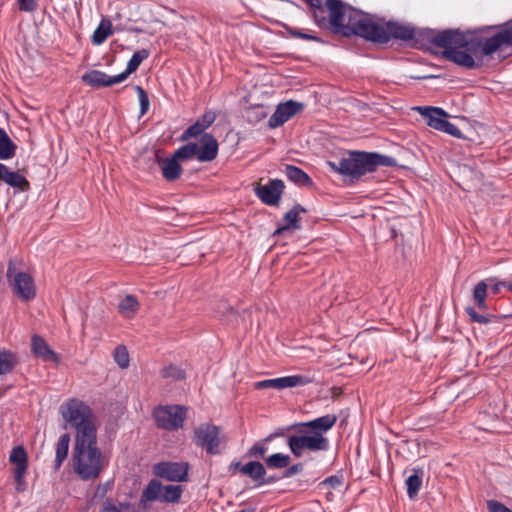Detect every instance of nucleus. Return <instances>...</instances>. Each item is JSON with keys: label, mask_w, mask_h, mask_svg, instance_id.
Here are the masks:
<instances>
[{"label": "nucleus", "mask_w": 512, "mask_h": 512, "mask_svg": "<svg viewBox=\"0 0 512 512\" xmlns=\"http://www.w3.org/2000/svg\"><path fill=\"white\" fill-rule=\"evenodd\" d=\"M430 42L443 48L442 56L465 68L476 67L474 56H490L512 46V19L500 26H485L476 31L459 29L427 30Z\"/></svg>", "instance_id": "f257e3e1"}, {"label": "nucleus", "mask_w": 512, "mask_h": 512, "mask_svg": "<svg viewBox=\"0 0 512 512\" xmlns=\"http://www.w3.org/2000/svg\"><path fill=\"white\" fill-rule=\"evenodd\" d=\"M62 418L75 430L73 468L84 481L99 477L104 468V458L97 446L96 417L83 401L73 398L60 406Z\"/></svg>", "instance_id": "f03ea898"}, {"label": "nucleus", "mask_w": 512, "mask_h": 512, "mask_svg": "<svg viewBox=\"0 0 512 512\" xmlns=\"http://www.w3.org/2000/svg\"><path fill=\"white\" fill-rule=\"evenodd\" d=\"M326 5L330 12L331 30L346 37L356 35L369 41L386 43L391 38L412 40L420 34L418 29L408 25L375 22L371 15L341 0H327Z\"/></svg>", "instance_id": "7ed1b4c3"}, {"label": "nucleus", "mask_w": 512, "mask_h": 512, "mask_svg": "<svg viewBox=\"0 0 512 512\" xmlns=\"http://www.w3.org/2000/svg\"><path fill=\"white\" fill-rule=\"evenodd\" d=\"M337 416L327 414L306 422H298L289 426L287 446L295 458L307 453L328 451L330 441L325 434L335 425Z\"/></svg>", "instance_id": "20e7f679"}, {"label": "nucleus", "mask_w": 512, "mask_h": 512, "mask_svg": "<svg viewBox=\"0 0 512 512\" xmlns=\"http://www.w3.org/2000/svg\"><path fill=\"white\" fill-rule=\"evenodd\" d=\"M395 164L396 160L393 157L376 152L359 151L350 152L348 157H343L338 162H328L333 171L356 179L368 172L375 171L379 166L392 167Z\"/></svg>", "instance_id": "39448f33"}, {"label": "nucleus", "mask_w": 512, "mask_h": 512, "mask_svg": "<svg viewBox=\"0 0 512 512\" xmlns=\"http://www.w3.org/2000/svg\"><path fill=\"white\" fill-rule=\"evenodd\" d=\"M7 280L12 293L21 301L29 302L36 297V285L33 277L27 272L17 270L14 260H10L8 263Z\"/></svg>", "instance_id": "423d86ee"}, {"label": "nucleus", "mask_w": 512, "mask_h": 512, "mask_svg": "<svg viewBox=\"0 0 512 512\" xmlns=\"http://www.w3.org/2000/svg\"><path fill=\"white\" fill-rule=\"evenodd\" d=\"M153 417L158 428L176 431L183 426L186 409L180 405L158 406L153 411Z\"/></svg>", "instance_id": "0eeeda50"}, {"label": "nucleus", "mask_w": 512, "mask_h": 512, "mask_svg": "<svg viewBox=\"0 0 512 512\" xmlns=\"http://www.w3.org/2000/svg\"><path fill=\"white\" fill-rule=\"evenodd\" d=\"M220 428L214 424L202 423L194 429L193 442L210 455H216L220 445Z\"/></svg>", "instance_id": "6e6552de"}, {"label": "nucleus", "mask_w": 512, "mask_h": 512, "mask_svg": "<svg viewBox=\"0 0 512 512\" xmlns=\"http://www.w3.org/2000/svg\"><path fill=\"white\" fill-rule=\"evenodd\" d=\"M9 462L14 466L13 478L15 481V490L17 492L26 491L28 487L26 481L28 456L23 446L18 445L12 448L9 454Z\"/></svg>", "instance_id": "1a4fd4ad"}, {"label": "nucleus", "mask_w": 512, "mask_h": 512, "mask_svg": "<svg viewBox=\"0 0 512 512\" xmlns=\"http://www.w3.org/2000/svg\"><path fill=\"white\" fill-rule=\"evenodd\" d=\"M188 463L185 462H163L155 465V474L169 481H186L188 475Z\"/></svg>", "instance_id": "9d476101"}, {"label": "nucleus", "mask_w": 512, "mask_h": 512, "mask_svg": "<svg viewBox=\"0 0 512 512\" xmlns=\"http://www.w3.org/2000/svg\"><path fill=\"white\" fill-rule=\"evenodd\" d=\"M304 108V105L300 102L289 100L284 103H280L274 113L268 120V126L270 128H277L287 122L291 117L296 115Z\"/></svg>", "instance_id": "9b49d317"}, {"label": "nucleus", "mask_w": 512, "mask_h": 512, "mask_svg": "<svg viewBox=\"0 0 512 512\" xmlns=\"http://www.w3.org/2000/svg\"><path fill=\"white\" fill-rule=\"evenodd\" d=\"M284 183L280 179H272L265 185H259L255 189L257 197L266 205H277L281 199Z\"/></svg>", "instance_id": "f8f14e48"}, {"label": "nucleus", "mask_w": 512, "mask_h": 512, "mask_svg": "<svg viewBox=\"0 0 512 512\" xmlns=\"http://www.w3.org/2000/svg\"><path fill=\"white\" fill-rule=\"evenodd\" d=\"M0 182L13 188L15 192H26L30 189V183L19 171H11L0 162Z\"/></svg>", "instance_id": "ddd939ff"}, {"label": "nucleus", "mask_w": 512, "mask_h": 512, "mask_svg": "<svg viewBox=\"0 0 512 512\" xmlns=\"http://www.w3.org/2000/svg\"><path fill=\"white\" fill-rule=\"evenodd\" d=\"M82 81L95 88L110 87L123 82L124 76H109L100 70H91L82 75Z\"/></svg>", "instance_id": "4468645a"}, {"label": "nucleus", "mask_w": 512, "mask_h": 512, "mask_svg": "<svg viewBox=\"0 0 512 512\" xmlns=\"http://www.w3.org/2000/svg\"><path fill=\"white\" fill-rule=\"evenodd\" d=\"M31 350L36 357L44 362H53L55 364L60 362L59 355L52 350L46 340L39 335L32 336Z\"/></svg>", "instance_id": "2eb2a0df"}, {"label": "nucleus", "mask_w": 512, "mask_h": 512, "mask_svg": "<svg viewBox=\"0 0 512 512\" xmlns=\"http://www.w3.org/2000/svg\"><path fill=\"white\" fill-rule=\"evenodd\" d=\"M218 155V142L215 137L206 133L202 135L198 145L197 160L199 162L213 161Z\"/></svg>", "instance_id": "dca6fc26"}, {"label": "nucleus", "mask_w": 512, "mask_h": 512, "mask_svg": "<svg viewBox=\"0 0 512 512\" xmlns=\"http://www.w3.org/2000/svg\"><path fill=\"white\" fill-rule=\"evenodd\" d=\"M426 119L427 125L441 131L447 121V114L439 107H417L416 108Z\"/></svg>", "instance_id": "f3484780"}, {"label": "nucleus", "mask_w": 512, "mask_h": 512, "mask_svg": "<svg viewBox=\"0 0 512 512\" xmlns=\"http://www.w3.org/2000/svg\"><path fill=\"white\" fill-rule=\"evenodd\" d=\"M306 210L300 205L296 204L290 209L283 217L282 224L276 229L275 234H280L287 230H298L300 225V214L305 213Z\"/></svg>", "instance_id": "a211bd4d"}, {"label": "nucleus", "mask_w": 512, "mask_h": 512, "mask_svg": "<svg viewBox=\"0 0 512 512\" xmlns=\"http://www.w3.org/2000/svg\"><path fill=\"white\" fill-rule=\"evenodd\" d=\"M234 466L239 468V471L243 475L249 476L252 480L257 481L259 485L270 483L269 480L265 481L264 476L266 475V470L264 465L258 461H250L244 465H241L239 462L235 463Z\"/></svg>", "instance_id": "6ab92c4d"}, {"label": "nucleus", "mask_w": 512, "mask_h": 512, "mask_svg": "<svg viewBox=\"0 0 512 512\" xmlns=\"http://www.w3.org/2000/svg\"><path fill=\"white\" fill-rule=\"evenodd\" d=\"M157 162L161 168L162 175L167 181L178 179L182 173V167L178 163V159L174 156L171 158L157 157Z\"/></svg>", "instance_id": "aec40b11"}, {"label": "nucleus", "mask_w": 512, "mask_h": 512, "mask_svg": "<svg viewBox=\"0 0 512 512\" xmlns=\"http://www.w3.org/2000/svg\"><path fill=\"white\" fill-rule=\"evenodd\" d=\"M310 7L313 9V17L316 22V24L319 27H327L330 24V12L327 8V5L325 4V7L323 6V0H305ZM327 0L325 1V3Z\"/></svg>", "instance_id": "412c9836"}, {"label": "nucleus", "mask_w": 512, "mask_h": 512, "mask_svg": "<svg viewBox=\"0 0 512 512\" xmlns=\"http://www.w3.org/2000/svg\"><path fill=\"white\" fill-rule=\"evenodd\" d=\"M17 146L7 132L0 127V160H9L16 154Z\"/></svg>", "instance_id": "4be33fe9"}, {"label": "nucleus", "mask_w": 512, "mask_h": 512, "mask_svg": "<svg viewBox=\"0 0 512 512\" xmlns=\"http://www.w3.org/2000/svg\"><path fill=\"white\" fill-rule=\"evenodd\" d=\"M313 382V379L305 375H289L278 378V390L305 386Z\"/></svg>", "instance_id": "5701e85b"}, {"label": "nucleus", "mask_w": 512, "mask_h": 512, "mask_svg": "<svg viewBox=\"0 0 512 512\" xmlns=\"http://www.w3.org/2000/svg\"><path fill=\"white\" fill-rule=\"evenodd\" d=\"M18 364V357L10 350L0 348V376L9 374Z\"/></svg>", "instance_id": "b1692460"}, {"label": "nucleus", "mask_w": 512, "mask_h": 512, "mask_svg": "<svg viewBox=\"0 0 512 512\" xmlns=\"http://www.w3.org/2000/svg\"><path fill=\"white\" fill-rule=\"evenodd\" d=\"M70 443V435L65 433L62 434L57 443L55 449V469L58 470L63 461L67 458Z\"/></svg>", "instance_id": "393cba45"}, {"label": "nucleus", "mask_w": 512, "mask_h": 512, "mask_svg": "<svg viewBox=\"0 0 512 512\" xmlns=\"http://www.w3.org/2000/svg\"><path fill=\"white\" fill-rule=\"evenodd\" d=\"M139 302L134 295H126L118 304L119 312L126 318H132L139 310Z\"/></svg>", "instance_id": "a878e982"}, {"label": "nucleus", "mask_w": 512, "mask_h": 512, "mask_svg": "<svg viewBox=\"0 0 512 512\" xmlns=\"http://www.w3.org/2000/svg\"><path fill=\"white\" fill-rule=\"evenodd\" d=\"M423 470L414 468L413 474L406 479L407 495L410 499H414L422 486Z\"/></svg>", "instance_id": "bb28decb"}, {"label": "nucleus", "mask_w": 512, "mask_h": 512, "mask_svg": "<svg viewBox=\"0 0 512 512\" xmlns=\"http://www.w3.org/2000/svg\"><path fill=\"white\" fill-rule=\"evenodd\" d=\"M150 55V52L147 49H141L133 53L132 57L128 61L126 70L120 73V76H124V80L133 72H135L142 61L147 59Z\"/></svg>", "instance_id": "cd10ccee"}, {"label": "nucleus", "mask_w": 512, "mask_h": 512, "mask_svg": "<svg viewBox=\"0 0 512 512\" xmlns=\"http://www.w3.org/2000/svg\"><path fill=\"white\" fill-rule=\"evenodd\" d=\"M285 175L287 178L297 185H309L311 183L310 177L300 168L294 165L285 166Z\"/></svg>", "instance_id": "c85d7f7f"}, {"label": "nucleus", "mask_w": 512, "mask_h": 512, "mask_svg": "<svg viewBox=\"0 0 512 512\" xmlns=\"http://www.w3.org/2000/svg\"><path fill=\"white\" fill-rule=\"evenodd\" d=\"M291 458L288 454L274 453L265 458V464L271 469H283L288 467Z\"/></svg>", "instance_id": "c756f323"}, {"label": "nucleus", "mask_w": 512, "mask_h": 512, "mask_svg": "<svg viewBox=\"0 0 512 512\" xmlns=\"http://www.w3.org/2000/svg\"><path fill=\"white\" fill-rule=\"evenodd\" d=\"M162 485L160 482L156 480H152L149 482L148 486L144 489L142 498L147 501H162Z\"/></svg>", "instance_id": "7c9ffc66"}, {"label": "nucleus", "mask_w": 512, "mask_h": 512, "mask_svg": "<svg viewBox=\"0 0 512 512\" xmlns=\"http://www.w3.org/2000/svg\"><path fill=\"white\" fill-rule=\"evenodd\" d=\"M486 296L487 284L485 283V281H480L479 283H477L473 290V300L476 306L481 310H485L487 308Z\"/></svg>", "instance_id": "2f4dec72"}, {"label": "nucleus", "mask_w": 512, "mask_h": 512, "mask_svg": "<svg viewBox=\"0 0 512 512\" xmlns=\"http://www.w3.org/2000/svg\"><path fill=\"white\" fill-rule=\"evenodd\" d=\"M162 501L175 503L181 498L182 488L179 485L162 486Z\"/></svg>", "instance_id": "473e14b6"}, {"label": "nucleus", "mask_w": 512, "mask_h": 512, "mask_svg": "<svg viewBox=\"0 0 512 512\" xmlns=\"http://www.w3.org/2000/svg\"><path fill=\"white\" fill-rule=\"evenodd\" d=\"M197 152H198V144L196 143H188L186 145L181 146L178 148L173 156L176 157L178 160H188L193 157L197 158Z\"/></svg>", "instance_id": "72a5a7b5"}, {"label": "nucleus", "mask_w": 512, "mask_h": 512, "mask_svg": "<svg viewBox=\"0 0 512 512\" xmlns=\"http://www.w3.org/2000/svg\"><path fill=\"white\" fill-rule=\"evenodd\" d=\"M113 357L117 365L125 369L129 366L130 358L127 348L124 345H118L113 353Z\"/></svg>", "instance_id": "f704fd0d"}, {"label": "nucleus", "mask_w": 512, "mask_h": 512, "mask_svg": "<svg viewBox=\"0 0 512 512\" xmlns=\"http://www.w3.org/2000/svg\"><path fill=\"white\" fill-rule=\"evenodd\" d=\"M111 33V24L108 23L105 25L104 23H101L93 33L92 42L96 45H100L108 38L109 35H111Z\"/></svg>", "instance_id": "c9c22d12"}, {"label": "nucleus", "mask_w": 512, "mask_h": 512, "mask_svg": "<svg viewBox=\"0 0 512 512\" xmlns=\"http://www.w3.org/2000/svg\"><path fill=\"white\" fill-rule=\"evenodd\" d=\"M128 503H115L112 499H106L99 512H129Z\"/></svg>", "instance_id": "e433bc0d"}, {"label": "nucleus", "mask_w": 512, "mask_h": 512, "mask_svg": "<svg viewBox=\"0 0 512 512\" xmlns=\"http://www.w3.org/2000/svg\"><path fill=\"white\" fill-rule=\"evenodd\" d=\"M206 134L205 129L202 127V125L198 122H195L191 126H189L182 134L181 140L187 141L191 138H196L198 136H201Z\"/></svg>", "instance_id": "4c0bfd02"}, {"label": "nucleus", "mask_w": 512, "mask_h": 512, "mask_svg": "<svg viewBox=\"0 0 512 512\" xmlns=\"http://www.w3.org/2000/svg\"><path fill=\"white\" fill-rule=\"evenodd\" d=\"M163 378H171L174 380H183L185 378V372L183 369L175 365H169L161 371Z\"/></svg>", "instance_id": "58836bf2"}, {"label": "nucleus", "mask_w": 512, "mask_h": 512, "mask_svg": "<svg viewBox=\"0 0 512 512\" xmlns=\"http://www.w3.org/2000/svg\"><path fill=\"white\" fill-rule=\"evenodd\" d=\"M135 90L138 95L139 104H140V115L143 116L146 114L150 107V101L147 92L141 86H135Z\"/></svg>", "instance_id": "ea45409f"}, {"label": "nucleus", "mask_w": 512, "mask_h": 512, "mask_svg": "<svg viewBox=\"0 0 512 512\" xmlns=\"http://www.w3.org/2000/svg\"><path fill=\"white\" fill-rule=\"evenodd\" d=\"M286 30H287L288 34L294 38H300L303 40H310V41H316V42L321 41V39L318 36L308 33V32H305L300 29L287 27Z\"/></svg>", "instance_id": "a19ab883"}, {"label": "nucleus", "mask_w": 512, "mask_h": 512, "mask_svg": "<svg viewBox=\"0 0 512 512\" xmlns=\"http://www.w3.org/2000/svg\"><path fill=\"white\" fill-rule=\"evenodd\" d=\"M465 311L467 315L470 317L471 321L477 322L480 324H487L491 321V316L489 315H482L476 312L475 308L473 307H466Z\"/></svg>", "instance_id": "79ce46f5"}, {"label": "nucleus", "mask_w": 512, "mask_h": 512, "mask_svg": "<svg viewBox=\"0 0 512 512\" xmlns=\"http://www.w3.org/2000/svg\"><path fill=\"white\" fill-rule=\"evenodd\" d=\"M216 119V114L213 111H206L196 122L200 123L206 130L208 129Z\"/></svg>", "instance_id": "37998d69"}, {"label": "nucleus", "mask_w": 512, "mask_h": 512, "mask_svg": "<svg viewBox=\"0 0 512 512\" xmlns=\"http://www.w3.org/2000/svg\"><path fill=\"white\" fill-rule=\"evenodd\" d=\"M487 509L488 512H512V510L497 500H488Z\"/></svg>", "instance_id": "c03bdc74"}, {"label": "nucleus", "mask_w": 512, "mask_h": 512, "mask_svg": "<svg viewBox=\"0 0 512 512\" xmlns=\"http://www.w3.org/2000/svg\"><path fill=\"white\" fill-rule=\"evenodd\" d=\"M256 389L273 388L278 390V378L258 381L254 384Z\"/></svg>", "instance_id": "a18cd8bd"}, {"label": "nucleus", "mask_w": 512, "mask_h": 512, "mask_svg": "<svg viewBox=\"0 0 512 512\" xmlns=\"http://www.w3.org/2000/svg\"><path fill=\"white\" fill-rule=\"evenodd\" d=\"M267 451V447L262 443L254 444L248 451L251 457H263Z\"/></svg>", "instance_id": "49530a36"}, {"label": "nucleus", "mask_w": 512, "mask_h": 512, "mask_svg": "<svg viewBox=\"0 0 512 512\" xmlns=\"http://www.w3.org/2000/svg\"><path fill=\"white\" fill-rule=\"evenodd\" d=\"M441 132L447 133L454 137H461L460 129L455 124L449 122L448 120L445 122Z\"/></svg>", "instance_id": "de8ad7c7"}, {"label": "nucleus", "mask_w": 512, "mask_h": 512, "mask_svg": "<svg viewBox=\"0 0 512 512\" xmlns=\"http://www.w3.org/2000/svg\"><path fill=\"white\" fill-rule=\"evenodd\" d=\"M19 9L25 12H32L36 9L35 0H17Z\"/></svg>", "instance_id": "09e8293b"}, {"label": "nucleus", "mask_w": 512, "mask_h": 512, "mask_svg": "<svg viewBox=\"0 0 512 512\" xmlns=\"http://www.w3.org/2000/svg\"><path fill=\"white\" fill-rule=\"evenodd\" d=\"M286 468L287 469H286V471L284 473V477L289 478V477H292V476L302 472L303 464L296 463V464L291 465V466L288 465V467H286Z\"/></svg>", "instance_id": "8fccbe9b"}, {"label": "nucleus", "mask_w": 512, "mask_h": 512, "mask_svg": "<svg viewBox=\"0 0 512 512\" xmlns=\"http://www.w3.org/2000/svg\"><path fill=\"white\" fill-rule=\"evenodd\" d=\"M326 481L329 482L331 485L339 484L340 483L339 479L337 477H334V476L328 478Z\"/></svg>", "instance_id": "3c124183"}, {"label": "nucleus", "mask_w": 512, "mask_h": 512, "mask_svg": "<svg viewBox=\"0 0 512 512\" xmlns=\"http://www.w3.org/2000/svg\"><path fill=\"white\" fill-rule=\"evenodd\" d=\"M279 434H272L266 438V441L271 440L273 437L278 436Z\"/></svg>", "instance_id": "603ef678"}, {"label": "nucleus", "mask_w": 512, "mask_h": 512, "mask_svg": "<svg viewBox=\"0 0 512 512\" xmlns=\"http://www.w3.org/2000/svg\"><path fill=\"white\" fill-rule=\"evenodd\" d=\"M497 291H498V284H496V285L494 286V292H497Z\"/></svg>", "instance_id": "864d4df0"}, {"label": "nucleus", "mask_w": 512, "mask_h": 512, "mask_svg": "<svg viewBox=\"0 0 512 512\" xmlns=\"http://www.w3.org/2000/svg\"><path fill=\"white\" fill-rule=\"evenodd\" d=\"M508 289L512 292V284L508 285Z\"/></svg>", "instance_id": "5fc2aeb1"}, {"label": "nucleus", "mask_w": 512, "mask_h": 512, "mask_svg": "<svg viewBox=\"0 0 512 512\" xmlns=\"http://www.w3.org/2000/svg\"><path fill=\"white\" fill-rule=\"evenodd\" d=\"M261 118H264L265 117V113L261 112Z\"/></svg>", "instance_id": "6e6d98bb"}]
</instances>
